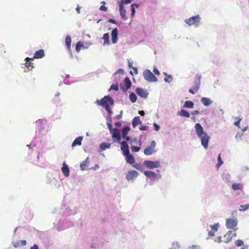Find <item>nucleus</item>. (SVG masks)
I'll use <instances>...</instances> for the list:
<instances>
[{
	"instance_id": "f257e3e1",
	"label": "nucleus",
	"mask_w": 249,
	"mask_h": 249,
	"mask_svg": "<svg viewBox=\"0 0 249 249\" xmlns=\"http://www.w3.org/2000/svg\"><path fill=\"white\" fill-rule=\"evenodd\" d=\"M195 128L197 136L201 140L202 145L205 149L207 148L210 137L203 131V127L200 124L196 123L195 124Z\"/></svg>"
},
{
	"instance_id": "f03ea898",
	"label": "nucleus",
	"mask_w": 249,
	"mask_h": 249,
	"mask_svg": "<svg viewBox=\"0 0 249 249\" xmlns=\"http://www.w3.org/2000/svg\"><path fill=\"white\" fill-rule=\"evenodd\" d=\"M121 149L123 152L124 156L125 157L126 162L130 164H132L135 161V158L133 156L130 154L129 150V146L127 142L123 141L120 142Z\"/></svg>"
},
{
	"instance_id": "7ed1b4c3",
	"label": "nucleus",
	"mask_w": 249,
	"mask_h": 249,
	"mask_svg": "<svg viewBox=\"0 0 249 249\" xmlns=\"http://www.w3.org/2000/svg\"><path fill=\"white\" fill-rule=\"evenodd\" d=\"M97 104L105 108L107 107V106L113 105L114 104V101L112 98L109 95L105 96L101 100L97 101Z\"/></svg>"
},
{
	"instance_id": "20e7f679",
	"label": "nucleus",
	"mask_w": 249,
	"mask_h": 249,
	"mask_svg": "<svg viewBox=\"0 0 249 249\" xmlns=\"http://www.w3.org/2000/svg\"><path fill=\"white\" fill-rule=\"evenodd\" d=\"M201 76L200 75H196L195 77L194 81V86L192 89H190L189 92L193 94L196 93L199 89L200 85V79Z\"/></svg>"
},
{
	"instance_id": "39448f33",
	"label": "nucleus",
	"mask_w": 249,
	"mask_h": 249,
	"mask_svg": "<svg viewBox=\"0 0 249 249\" xmlns=\"http://www.w3.org/2000/svg\"><path fill=\"white\" fill-rule=\"evenodd\" d=\"M143 76L144 79L147 81L152 82H157L158 81V79L149 70L147 69L143 71Z\"/></svg>"
},
{
	"instance_id": "423d86ee",
	"label": "nucleus",
	"mask_w": 249,
	"mask_h": 249,
	"mask_svg": "<svg viewBox=\"0 0 249 249\" xmlns=\"http://www.w3.org/2000/svg\"><path fill=\"white\" fill-rule=\"evenodd\" d=\"M200 18L198 15L186 19L185 22L189 26L195 25L197 26L200 22Z\"/></svg>"
},
{
	"instance_id": "0eeeda50",
	"label": "nucleus",
	"mask_w": 249,
	"mask_h": 249,
	"mask_svg": "<svg viewBox=\"0 0 249 249\" xmlns=\"http://www.w3.org/2000/svg\"><path fill=\"white\" fill-rule=\"evenodd\" d=\"M110 133L111 134L113 142H117L120 143L121 142H120L121 137L120 130L117 128H114V129L112 130V131H110Z\"/></svg>"
},
{
	"instance_id": "6e6552de",
	"label": "nucleus",
	"mask_w": 249,
	"mask_h": 249,
	"mask_svg": "<svg viewBox=\"0 0 249 249\" xmlns=\"http://www.w3.org/2000/svg\"><path fill=\"white\" fill-rule=\"evenodd\" d=\"M237 223L238 222L236 218H228L226 219V226L228 229H234L237 226Z\"/></svg>"
},
{
	"instance_id": "1a4fd4ad",
	"label": "nucleus",
	"mask_w": 249,
	"mask_h": 249,
	"mask_svg": "<svg viewBox=\"0 0 249 249\" xmlns=\"http://www.w3.org/2000/svg\"><path fill=\"white\" fill-rule=\"evenodd\" d=\"M144 164L147 167L153 169L155 168H158L160 166V161H153L151 160H145L144 161Z\"/></svg>"
},
{
	"instance_id": "9d476101",
	"label": "nucleus",
	"mask_w": 249,
	"mask_h": 249,
	"mask_svg": "<svg viewBox=\"0 0 249 249\" xmlns=\"http://www.w3.org/2000/svg\"><path fill=\"white\" fill-rule=\"evenodd\" d=\"M136 92L139 96L143 98H146L148 94L146 90L140 88L136 89Z\"/></svg>"
},
{
	"instance_id": "9b49d317",
	"label": "nucleus",
	"mask_w": 249,
	"mask_h": 249,
	"mask_svg": "<svg viewBox=\"0 0 249 249\" xmlns=\"http://www.w3.org/2000/svg\"><path fill=\"white\" fill-rule=\"evenodd\" d=\"M138 175V173L135 170L130 171L128 172L126 175V179L128 180H131L134 179Z\"/></svg>"
},
{
	"instance_id": "f8f14e48",
	"label": "nucleus",
	"mask_w": 249,
	"mask_h": 249,
	"mask_svg": "<svg viewBox=\"0 0 249 249\" xmlns=\"http://www.w3.org/2000/svg\"><path fill=\"white\" fill-rule=\"evenodd\" d=\"M130 128L128 126H124L122 130V137L126 141L130 140V137L127 136L128 132L130 131Z\"/></svg>"
},
{
	"instance_id": "ddd939ff",
	"label": "nucleus",
	"mask_w": 249,
	"mask_h": 249,
	"mask_svg": "<svg viewBox=\"0 0 249 249\" xmlns=\"http://www.w3.org/2000/svg\"><path fill=\"white\" fill-rule=\"evenodd\" d=\"M124 82L125 88H124L121 86V89L123 91H125L129 89L131 86V82L128 77H126L124 79Z\"/></svg>"
},
{
	"instance_id": "4468645a",
	"label": "nucleus",
	"mask_w": 249,
	"mask_h": 249,
	"mask_svg": "<svg viewBox=\"0 0 249 249\" xmlns=\"http://www.w3.org/2000/svg\"><path fill=\"white\" fill-rule=\"evenodd\" d=\"M26 63H25V66L28 69V71H31L33 70V69L34 68V66L33 65V63L32 62V61L33 60V58L27 57L25 59Z\"/></svg>"
},
{
	"instance_id": "2eb2a0df",
	"label": "nucleus",
	"mask_w": 249,
	"mask_h": 249,
	"mask_svg": "<svg viewBox=\"0 0 249 249\" xmlns=\"http://www.w3.org/2000/svg\"><path fill=\"white\" fill-rule=\"evenodd\" d=\"M119 7L120 15L122 18L124 20H126L127 19V17L126 16V11L124 9V7L122 5V4H119Z\"/></svg>"
},
{
	"instance_id": "dca6fc26",
	"label": "nucleus",
	"mask_w": 249,
	"mask_h": 249,
	"mask_svg": "<svg viewBox=\"0 0 249 249\" xmlns=\"http://www.w3.org/2000/svg\"><path fill=\"white\" fill-rule=\"evenodd\" d=\"M111 39L112 42L115 44L117 41V36H118V30L117 28H114L111 32Z\"/></svg>"
},
{
	"instance_id": "f3484780",
	"label": "nucleus",
	"mask_w": 249,
	"mask_h": 249,
	"mask_svg": "<svg viewBox=\"0 0 249 249\" xmlns=\"http://www.w3.org/2000/svg\"><path fill=\"white\" fill-rule=\"evenodd\" d=\"M45 56L44 51L43 49L36 51L34 55V58L39 59Z\"/></svg>"
},
{
	"instance_id": "a211bd4d",
	"label": "nucleus",
	"mask_w": 249,
	"mask_h": 249,
	"mask_svg": "<svg viewBox=\"0 0 249 249\" xmlns=\"http://www.w3.org/2000/svg\"><path fill=\"white\" fill-rule=\"evenodd\" d=\"M61 170L63 174L65 177H67L69 176L70 170L68 166L65 162L63 163V166L61 168Z\"/></svg>"
},
{
	"instance_id": "6ab92c4d",
	"label": "nucleus",
	"mask_w": 249,
	"mask_h": 249,
	"mask_svg": "<svg viewBox=\"0 0 249 249\" xmlns=\"http://www.w3.org/2000/svg\"><path fill=\"white\" fill-rule=\"evenodd\" d=\"M233 231H229L228 232L225 234L224 236V238H225L224 242L227 243L230 242L232 238V234Z\"/></svg>"
},
{
	"instance_id": "aec40b11",
	"label": "nucleus",
	"mask_w": 249,
	"mask_h": 249,
	"mask_svg": "<svg viewBox=\"0 0 249 249\" xmlns=\"http://www.w3.org/2000/svg\"><path fill=\"white\" fill-rule=\"evenodd\" d=\"M71 36L69 35L67 36L65 38V43L68 49V51L71 53Z\"/></svg>"
},
{
	"instance_id": "412c9836",
	"label": "nucleus",
	"mask_w": 249,
	"mask_h": 249,
	"mask_svg": "<svg viewBox=\"0 0 249 249\" xmlns=\"http://www.w3.org/2000/svg\"><path fill=\"white\" fill-rule=\"evenodd\" d=\"M232 189L234 191L242 190L243 189V185L242 183H233L231 186Z\"/></svg>"
},
{
	"instance_id": "4be33fe9",
	"label": "nucleus",
	"mask_w": 249,
	"mask_h": 249,
	"mask_svg": "<svg viewBox=\"0 0 249 249\" xmlns=\"http://www.w3.org/2000/svg\"><path fill=\"white\" fill-rule=\"evenodd\" d=\"M144 174L147 177L151 179L155 178L157 176V175L155 172L151 171H145L144 172Z\"/></svg>"
},
{
	"instance_id": "5701e85b",
	"label": "nucleus",
	"mask_w": 249,
	"mask_h": 249,
	"mask_svg": "<svg viewBox=\"0 0 249 249\" xmlns=\"http://www.w3.org/2000/svg\"><path fill=\"white\" fill-rule=\"evenodd\" d=\"M201 101L205 106H208L212 103L211 100L207 97H202L201 99Z\"/></svg>"
},
{
	"instance_id": "b1692460",
	"label": "nucleus",
	"mask_w": 249,
	"mask_h": 249,
	"mask_svg": "<svg viewBox=\"0 0 249 249\" xmlns=\"http://www.w3.org/2000/svg\"><path fill=\"white\" fill-rule=\"evenodd\" d=\"M82 139L83 137L81 136L76 138L73 142L72 146L74 147L76 145H81Z\"/></svg>"
},
{
	"instance_id": "393cba45",
	"label": "nucleus",
	"mask_w": 249,
	"mask_h": 249,
	"mask_svg": "<svg viewBox=\"0 0 249 249\" xmlns=\"http://www.w3.org/2000/svg\"><path fill=\"white\" fill-rule=\"evenodd\" d=\"M177 114L179 116L186 118L190 117V114L189 113V112L184 109H181L180 111H178Z\"/></svg>"
},
{
	"instance_id": "a878e982",
	"label": "nucleus",
	"mask_w": 249,
	"mask_h": 249,
	"mask_svg": "<svg viewBox=\"0 0 249 249\" xmlns=\"http://www.w3.org/2000/svg\"><path fill=\"white\" fill-rule=\"evenodd\" d=\"M155 152L154 149L149 146L147 147L144 150V154L147 156L152 155Z\"/></svg>"
},
{
	"instance_id": "bb28decb",
	"label": "nucleus",
	"mask_w": 249,
	"mask_h": 249,
	"mask_svg": "<svg viewBox=\"0 0 249 249\" xmlns=\"http://www.w3.org/2000/svg\"><path fill=\"white\" fill-rule=\"evenodd\" d=\"M128 141L129 142V143L130 144H138L139 146H141L142 145L141 139L138 141L137 139L136 138L133 139H131L130 138V140Z\"/></svg>"
},
{
	"instance_id": "cd10ccee",
	"label": "nucleus",
	"mask_w": 249,
	"mask_h": 249,
	"mask_svg": "<svg viewBox=\"0 0 249 249\" xmlns=\"http://www.w3.org/2000/svg\"><path fill=\"white\" fill-rule=\"evenodd\" d=\"M141 121L139 116L134 118L132 121V126L135 128L139 124H141Z\"/></svg>"
},
{
	"instance_id": "c85d7f7f",
	"label": "nucleus",
	"mask_w": 249,
	"mask_h": 249,
	"mask_svg": "<svg viewBox=\"0 0 249 249\" xmlns=\"http://www.w3.org/2000/svg\"><path fill=\"white\" fill-rule=\"evenodd\" d=\"M194 106V103L191 101H187L185 102L183 107L189 108H193Z\"/></svg>"
},
{
	"instance_id": "c756f323",
	"label": "nucleus",
	"mask_w": 249,
	"mask_h": 249,
	"mask_svg": "<svg viewBox=\"0 0 249 249\" xmlns=\"http://www.w3.org/2000/svg\"><path fill=\"white\" fill-rule=\"evenodd\" d=\"M110 143H107V142H102L100 145V148L101 149L102 151L105 150L107 148H109L110 146Z\"/></svg>"
},
{
	"instance_id": "7c9ffc66",
	"label": "nucleus",
	"mask_w": 249,
	"mask_h": 249,
	"mask_svg": "<svg viewBox=\"0 0 249 249\" xmlns=\"http://www.w3.org/2000/svg\"><path fill=\"white\" fill-rule=\"evenodd\" d=\"M88 160L89 158H87L85 160L83 161L82 163L80 164V168L81 170H84L86 169L87 167L88 166Z\"/></svg>"
},
{
	"instance_id": "2f4dec72",
	"label": "nucleus",
	"mask_w": 249,
	"mask_h": 249,
	"mask_svg": "<svg viewBox=\"0 0 249 249\" xmlns=\"http://www.w3.org/2000/svg\"><path fill=\"white\" fill-rule=\"evenodd\" d=\"M103 39L104 40V45L109 44V34L108 33L104 34Z\"/></svg>"
},
{
	"instance_id": "473e14b6",
	"label": "nucleus",
	"mask_w": 249,
	"mask_h": 249,
	"mask_svg": "<svg viewBox=\"0 0 249 249\" xmlns=\"http://www.w3.org/2000/svg\"><path fill=\"white\" fill-rule=\"evenodd\" d=\"M210 227L212 229V231L213 232H216L217 231L218 228L219 227V223H215L213 225H210Z\"/></svg>"
},
{
	"instance_id": "72a5a7b5",
	"label": "nucleus",
	"mask_w": 249,
	"mask_h": 249,
	"mask_svg": "<svg viewBox=\"0 0 249 249\" xmlns=\"http://www.w3.org/2000/svg\"><path fill=\"white\" fill-rule=\"evenodd\" d=\"M129 99L131 102L135 103L137 101V97L133 92H131L129 94Z\"/></svg>"
},
{
	"instance_id": "f704fd0d",
	"label": "nucleus",
	"mask_w": 249,
	"mask_h": 249,
	"mask_svg": "<svg viewBox=\"0 0 249 249\" xmlns=\"http://www.w3.org/2000/svg\"><path fill=\"white\" fill-rule=\"evenodd\" d=\"M82 47H84L83 43L81 41L78 42L75 47V50L76 52L78 53L79 52Z\"/></svg>"
},
{
	"instance_id": "c9c22d12",
	"label": "nucleus",
	"mask_w": 249,
	"mask_h": 249,
	"mask_svg": "<svg viewBox=\"0 0 249 249\" xmlns=\"http://www.w3.org/2000/svg\"><path fill=\"white\" fill-rule=\"evenodd\" d=\"M107 127H108L110 132L112 131V130H113L114 129V128H113V127H112V121H111L110 117H109L107 122Z\"/></svg>"
},
{
	"instance_id": "e433bc0d",
	"label": "nucleus",
	"mask_w": 249,
	"mask_h": 249,
	"mask_svg": "<svg viewBox=\"0 0 249 249\" xmlns=\"http://www.w3.org/2000/svg\"><path fill=\"white\" fill-rule=\"evenodd\" d=\"M130 148H131V150L132 152H138L141 149V148L140 147L134 146H131L130 147Z\"/></svg>"
},
{
	"instance_id": "4c0bfd02",
	"label": "nucleus",
	"mask_w": 249,
	"mask_h": 249,
	"mask_svg": "<svg viewBox=\"0 0 249 249\" xmlns=\"http://www.w3.org/2000/svg\"><path fill=\"white\" fill-rule=\"evenodd\" d=\"M164 74L165 75V76H167L166 78H164V81L166 82H168V83H170L171 82V81L172 80V77L171 75H167L166 73H164Z\"/></svg>"
},
{
	"instance_id": "58836bf2",
	"label": "nucleus",
	"mask_w": 249,
	"mask_h": 249,
	"mask_svg": "<svg viewBox=\"0 0 249 249\" xmlns=\"http://www.w3.org/2000/svg\"><path fill=\"white\" fill-rule=\"evenodd\" d=\"M133 0H121L120 2H118L119 5L122 4V5L124 6V4H129Z\"/></svg>"
},
{
	"instance_id": "ea45409f",
	"label": "nucleus",
	"mask_w": 249,
	"mask_h": 249,
	"mask_svg": "<svg viewBox=\"0 0 249 249\" xmlns=\"http://www.w3.org/2000/svg\"><path fill=\"white\" fill-rule=\"evenodd\" d=\"M240 207L242 208V209H240V211H245L248 209H249V203H247L245 205H242L240 206Z\"/></svg>"
},
{
	"instance_id": "a19ab883",
	"label": "nucleus",
	"mask_w": 249,
	"mask_h": 249,
	"mask_svg": "<svg viewBox=\"0 0 249 249\" xmlns=\"http://www.w3.org/2000/svg\"><path fill=\"white\" fill-rule=\"evenodd\" d=\"M109 90H114L116 91L119 90L118 84H113L111 86Z\"/></svg>"
},
{
	"instance_id": "79ce46f5",
	"label": "nucleus",
	"mask_w": 249,
	"mask_h": 249,
	"mask_svg": "<svg viewBox=\"0 0 249 249\" xmlns=\"http://www.w3.org/2000/svg\"><path fill=\"white\" fill-rule=\"evenodd\" d=\"M235 245L237 247H240L242 246H244V242L240 239L237 240L235 242Z\"/></svg>"
},
{
	"instance_id": "37998d69",
	"label": "nucleus",
	"mask_w": 249,
	"mask_h": 249,
	"mask_svg": "<svg viewBox=\"0 0 249 249\" xmlns=\"http://www.w3.org/2000/svg\"><path fill=\"white\" fill-rule=\"evenodd\" d=\"M172 248H173V249H179V246L178 243L177 242H173L172 243Z\"/></svg>"
},
{
	"instance_id": "c03bdc74",
	"label": "nucleus",
	"mask_w": 249,
	"mask_h": 249,
	"mask_svg": "<svg viewBox=\"0 0 249 249\" xmlns=\"http://www.w3.org/2000/svg\"><path fill=\"white\" fill-rule=\"evenodd\" d=\"M134 6H136V7H138V5L136 4H132L131 5V15H132V16H133L135 14V8H134Z\"/></svg>"
},
{
	"instance_id": "a18cd8bd",
	"label": "nucleus",
	"mask_w": 249,
	"mask_h": 249,
	"mask_svg": "<svg viewBox=\"0 0 249 249\" xmlns=\"http://www.w3.org/2000/svg\"><path fill=\"white\" fill-rule=\"evenodd\" d=\"M188 249H201V248L198 245H193L191 246H189Z\"/></svg>"
},
{
	"instance_id": "49530a36",
	"label": "nucleus",
	"mask_w": 249,
	"mask_h": 249,
	"mask_svg": "<svg viewBox=\"0 0 249 249\" xmlns=\"http://www.w3.org/2000/svg\"><path fill=\"white\" fill-rule=\"evenodd\" d=\"M236 120H237V121L236 122H235V123H234V124L236 126H238V127H240L239 124H240V121L241 120V118H240L239 117H237Z\"/></svg>"
},
{
	"instance_id": "de8ad7c7",
	"label": "nucleus",
	"mask_w": 249,
	"mask_h": 249,
	"mask_svg": "<svg viewBox=\"0 0 249 249\" xmlns=\"http://www.w3.org/2000/svg\"><path fill=\"white\" fill-rule=\"evenodd\" d=\"M223 163V162L221 159L220 154H219L218 157V163L217 164V167H219V166L222 165Z\"/></svg>"
},
{
	"instance_id": "09e8293b",
	"label": "nucleus",
	"mask_w": 249,
	"mask_h": 249,
	"mask_svg": "<svg viewBox=\"0 0 249 249\" xmlns=\"http://www.w3.org/2000/svg\"><path fill=\"white\" fill-rule=\"evenodd\" d=\"M105 109L107 111V112L109 113L110 116H111V114L112 113V111H111L109 106H107V107Z\"/></svg>"
},
{
	"instance_id": "8fccbe9b",
	"label": "nucleus",
	"mask_w": 249,
	"mask_h": 249,
	"mask_svg": "<svg viewBox=\"0 0 249 249\" xmlns=\"http://www.w3.org/2000/svg\"><path fill=\"white\" fill-rule=\"evenodd\" d=\"M12 244L13 246L16 248H18L20 246L19 243L18 242H13Z\"/></svg>"
},
{
	"instance_id": "3c124183",
	"label": "nucleus",
	"mask_w": 249,
	"mask_h": 249,
	"mask_svg": "<svg viewBox=\"0 0 249 249\" xmlns=\"http://www.w3.org/2000/svg\"><path fill=\"white\" fill-rule=\"evenodd\" d=\"M149 147H151L152 148H153V149H155V146H156V142L155 141H152L151 142V144L150 146H149Z\"/></svg>"
},
{
	"instance_id": "603ef678",
	"label": "nucleus",
	"mask_w": 249,
	"mask_h": 249,
	"mask_svg": "<svg viewBox=\"0 0 249 249\" xmlns=\"http://www.w3.org/2000/svg\"><path fill=\"white\" fill-rule=\"evenodd\" d=\"M148 129V126L146 125H142L140 127L141 130H146Z\"/></svg>"
},
{
	"instance_id": "864d4df0",
	"label": "nucleus",
	"mask_w": 249,
	"mask_h": 249,
	"mask_svg": "<svg viewBox=\"0 0 249 249\" xmlns=\"http://www.w3.org/2000/svg\"><path fill=\"white\" fill-rule=\"evenodd\" d=\"M214 242L218 243H221L222 242L221 236H219L217 237V238L214 240Z\"/></svg>"
},
{
	"instance_id": "5fc2aeb1",
	"label": "nucleus",
	"mask_w": 249,
	"mask_h": 249,
	"mask_svg": "<svg viewBox=\"0 0 249 249\" xmlns=\"http://www.w3.org/2000/svg\"><path fill=\"white\" fill-rule=\"evenodd\" d=\"M20 245L24 246L27 244V242L25 240H22L20 241Z\"/></svg>"
},
{
	"instance_id": "6e6d98bb",
	"label": "nucleus",
	"mask_w": 249,
	"mask_h": 249,
	"mask_svg": "<svg viewBox=\"0 0 249 249\" xmlns=\"http://www.w3.org/2000/svg\"><path fill=\"white\" fill-rule=\"evenodd\" d=\"M153 72L156 75H160V71L156 68H154Z\"/></svg>"
},
{
	"instance_id": "4d7b16f0",
	"label": "nucleus",
	"mask_w": 249,
	"mask_h": 249,
	"mask_svg": "<svg viewBox=\"0 0 249 249\" xmlns=\"http://www.w3.org/2000/svg\"><path fill=\"white\" fill-rule=\"evenodd\" d=\"M154 128H155V130H156V131L159 130L160 127L156 123L154 124Z\"/></svg>"
},
{
	"instance_id": "13d9d810",
	"label": "nucleus",
	"mask_w": 249,
	"mask_h": 249,
	"mask_svg": "<svg viewBox=\"0 0 249 249\" xmlns=\"http://www.w3.org/2000/svg\"><path fill=\"white\" fill-rule=\"evenodd\" d=\"M100 9L104 11H107V8L104 5H102L100 6Z\"/></svg>"
},
{
	"instance_id": "bf43d9fd",
	"label": "nucleus",
	"mask_w": 249,
	"mask_h": 249,
	"mask_svg": "<svg viewBox=\"0 0 249 249\" xmlns=\"http://www.w3.org/2000/svg\"><path fill=\"white\" fill-rule=\"evenodd\" d=\"M122 111H121L119 114L116 116L115 119H120L122 118Z\"/></svg>"
},
{
	"instance_id": "052dcab7",
	"label": "nucleus",
	"mask_w": 249,
	"mask_h": 249,
	"mask_svg": "<svg viewBox=\"0 0 249 249\" xmlns=\"http://www.w3.org/2000/svg\"><path fill=\"white\" fill-rule=\"evenodd\" d=\"M208 235L209 237H212V236H214V232H213V231H209L208 232Z\"/></svg>"
},
{
	"instance_id": "680f3d73",
	"label": "nucleus",
	"mask_w": 249,
	"mask_h": 249,
	"mask_svg": "<svg viewBox=\"0 0 249 249\" xmlns=\"http://www.w3.org/2000/svg\"><path fill=\"white\" fill-rule=\"evenodd\" d=\"M30 249H39L38 246L36 244H34L30 248Z\"/></svg>"
},
{
	"instance_id": "e2e57ef3",
	"label": "nucleus",
	"mask_w": 249,
	"mask_h": 249,
	"mask_svg": "<svg viewBox=\"0 0 249 249\" xmlns=\"http://www.w3.org/2000/svg\"><path fill=\"white\" fill-rule=\"evenodd\" d=\"M108 22L113 23V24H117V22L114 20V19H109L108 20Z\"/></svg>"
},
{
	"instance_id": "0e129e2a",
	"label": "nucleus",
	"mask_w": 249,
	"mask_h": 249,
	"mask_svg": "<svg viewBox=\"0 0 249 249\" xmlns=\"http://www.w3.org/2000/svg\"><path fill=\"white\" fill-rule=\"evenodd\" d=\"M192 114L193 115H198L199 114V111L198 110H195L192 112Z\"/></svg>"
},
{
	"instance_id": "69168bd1",
	"label": "nucleus",
	"mask_w": 249,
	"mask_h": 249,
	"mask_svg": "<svg viewBox=\"0 0 249 249\" xmlns=\"http://www.w3.org/2000/svg\"><path fill=\"white\" fill-rule=\"evenodd\" d=\"M114 125L117 126V127H120L121 125V123L120 122H116L115 124H114Z\"/></svg>"
},
{
	"instance_id": "338daca9",
	"label": "nucleus",
	"mask_w": 249,
	"mask_h": 249,
	"mask_svg": "<svg viewBox=\"0 0 249 249\" xmlns=\"http://www.w3.org/2000/svg\"><path fill=\"white\" fill-rule=\"evenodd\" d=\"M80 9H81V7L79 6H77V7L76 8V10L77 11V13L79 14L80 13Z\"/></svg>"
},
{
	"instance_id": "774afa93",
	"label": "nucleus",
	"mask_w": 249,
	"mask_h": 249,
	"mask_svg": "<svg viewBox=\"0 0 249 249\" xmlns=\"http://www.w3.org/2000/svg\"><path fill=\"white\" fill-rule=\"evenodd\" d=\"M139 113L141 115V116H143L144 115V112L142 110V111H140L139 112Z\"/></svg>"
}]
</instances>
